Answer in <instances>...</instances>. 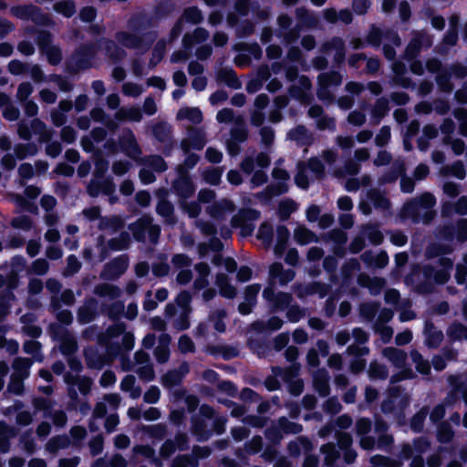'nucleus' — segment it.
<instances>
[{"instance_id": "nucleus-62", "label": "nucleus", "mask_w": 467, "mask_h": 467, "mask_svg": "<svg viewBox=\"0 0 467 467\" xmlns=\"http://www.w3.org/2000/svg\"><path fill=\"white\" fill-rule=\"evenodd\" d=\"M288 190H289V187H288V184L286 183V182H277L275 183L269 184L265 190V194L268 198H272V197L283 195V194L286 193L288 192Z\"/></svg>"}, {"instance_id": "nucleus-16", "label": "nucleus", "mask_w": 467, "mask_h": 467, "mask_svg": "<svg viewBox=\"0 0 467 467\" xmlns=\"http://www.w3.org/2000/svg\"><path fill=\"white\" fill-rule=\"evenodd\" d=\"M329 374L325 368H318L313 374V387L321 398H326L330 394Z\"/></svg>"}, {"instance_id": "nucleus-2", "label": "nucleus", "mask_w": 467, "mask_h": 467, "mask_svg": "<svg viewBox=\"0 0 467 467\" xmlns=\"http://www.w3.org/2000/svg\"><path fill=\"white\" fill-rule=\"evenodd\" d=\"M435 204L436 199L434 195L426 192L419 197L406 202L402 206L401 213L404 217L410 218L414 223H419L420 221H423L424 223H429L434 217L433 212L428 211L422 215L420 210H431Z\"/></svg>"}, {"instance_id": "nucleus-11", "label": "nucleus", "mask_w": 467, "mask_h": 467, "mask_svg": "<svg viewBox=\"0 0 467 467\" xmlns=\"http://www.w3.org/2000/svg\"><path fill=\"white\" fill-rule=\"evenodd\" d=\"M129 258L127 254H121L106 264L103 270V277L109 280L119 278L128 268Z\"/></svg>"}, {"instance_id": "nucleus-44", "label": "nucleus", "mask_w": 467, "mask_h": 467, "mask_svg": "<svg viewBox=\"0 0 467 467\" xmlns=\"http://www.w3.org/2000/svg\"><path fill=\"white\" fill-rule=\"evenodd\" d=\"M447 335L452 341L467 340V327L460 322L454 321L448 327Z\"/></svg>"}, {"instance_id": "nucleus-38", "label": "nucleus", "mask_w": 467, "mask_h": 467, "mask_svg": "<svg viewBox=\"0 0 467 467\" xmlns=\"http://www.w3.org/2000/svg\"><path fill=\"white\" fill-rule=\"evenodd\" d=\"M179 119H188L193 124H199L202 121V112L199 108H182L177 114Z\"/></svg>"}, {"instance_id": "nucleus-64", "label": "nucleus", "mask_w": 467, "mask_h": 467, "mask_svg": "<svg viewBox=\"0 0 467 467\" xmlns=\"http://www.w3.org/2000/svg\"><path fill=\"white\" fill-rule=\"evenodd\" d=\"M453 116L459 121V133L467 137V109H455Z\"/></svg>"}, {"instance_id": "nucleus-6", "label": "nucleus", "mask_w": 467, "mask_h": 467, "mask_svg": "<svg viewBox=\"0 0 467 467\" xmlns=\"http://www.w3.org/2000/svg\"><path fill=\"white\" fill-rule=\"evenodd\" d=\"M12 14L22 20L32 21L37 26H48L51 24L49 16L42 12L41 8L33 5L13 6Z\"/></svg>"}, {"instance_id": "nucleus-45", "label": "nucleus", "mask_w": 467, "mask_h": 467, "mask_svg": "<svg viewBox=\"0 0 467 467\" xmlns=\"http://www.w3.org/2000/svg\"><path fill=\"white\" fill-rule=\"evenodd\" d=\"M166 52V43L163 40L157 42L152 49L151 57L149 60L148 67L150 69H153L163 59Z\"/></svg>"}, {"instance_id": "nucleus-7", "label": "nucleus", "mask_w": 467, "mask_h": 467, "mask_svg": "<svg viewBox=\"0 0 467 467\" xmlns=\"http://www.w3.org/2000/svg\"><path fill=\"white\" fill-rule=\"evenodd\" d=\"M152 135L157 141L163 144L162 154L165 157H170L176 147V141L172 138L171 126L166 121H158L152 126Z\"/></svg>"}, {"instance_id": "nucleus-43", "label": "nucleus", "mask_w": 467, "mask_h": 467, "mask_svg": "<svg viewBox=\"0 0 467 467\" xmlns=\"http://www.w3.org/2000/svg\"><path fill=\"white\" fill-rule=\"evenodd\" d=\"M69 444L70 440L67 435H56L47 441L46 449L50 453H56L58 450L67 448Z\"/></svg>"}, {"instance_id": "nucleus-24", "label": "nucleus", "mask_w": 467, "mask_h": 467, "mask_svg": "<svg viewBox=\"0 0 467 467\" xmlns=\"http://www.w3.org/2000/svg\"><path fill=\"white\" fill-rule=\"evenodd\" d=\"M425 345L429 348H437L440 347L443 340V333L441 330H437L433 323L426 322L425 324Z\"/></svg>"}, {"instance_id": "nucleus-57", "label": "nucleus", "mask_w": 467, "mask_h": 467, "mask_svg": "<svg viewBox=\"0 0 467 467\" xmlns=\"http://www.w3.org/2000/svg\"><path fill=\"white\" fill-rule=\"evenodd\" d=\"M295 182L297 187L307 190L309 188V178L306 173V165L303 161L297 163V172L295 176Z\"/></svg>"}, {"instance_id": "nucleus-51", "label": "nucleus", "mask_w": 467, "mask_h": 467, "mask_svg": "<svg viewBox=\"0 0 467 467\" xmlns=\"http://www.w3.org/2000/svg\"><path fill=\"white\" fill-rule=\"evenodd\" d=\"M368 199L376 209L389 210L390 208V201L377 190L368 192Z\"/></svg>"}, {"instance_id": "nucleus-19", "label": "nucleus", "mask_w": 467, "mask_h": 467, "mask_svg": "<svg viewBox=\"0 0 467 467\" xmlns=\"http://www.w3.org/2000/svg\"><path fill=\"white\" fill-rule=\"evenodd\" d=\"M86 365L90 369H102L108 362V358L100 354L95 348H88L84 351Z\"/></svg>"}, {"instance_id": "nucleus-22", "label": "nucleus", "mask_w": 467, "mask_h": 467, "mask_svg": "<svg viewBox=\"0 0 467 467\" xmlns=\"http://www.w3.org/2000/svg\"><path fill=\"white\" fill-rule=\"evenodd\" d=\"M156 213L161 216L168 224L174 225L177 223V218L174 214V206L165 198H161L158 201Z\"/></svg>"}, {"instance_id": "nucleus-59", "label": "nucleus", "mask_w": 467, "mask_h": 467, "mask_svg": "<svg viewBox=\"0 0 467 467\" xmlns=\"http://www.w3.org/2000/svg\"><path fill=\"white\" fill-rule=\"evenodd\" d=\"M383 37L384 32L373 24L369 28L366 41L368 45L374 47H379L381 45Z\"/></svg>"}, {"instance_id": "nucleus-49", "label": "nucleus", "mask_w": 467, "mask_h": 467, "mask_svg": "<svg viewBox=\"0 0 467 467\" xmlns=\"http://www.w3.org/2000/svg\"><path fill=\"white\" fill-rule=\"evenodd\" d=\"M187 140L191 142L193 150H201L206 144V139L204 133L199 130L192 128L188 134Z\"/></svg>"}, {"instance_id": "nucleus-21", "label": "nucleus", "mask_w": 467, "mask_h": 467, "mask_svg": "<svg viewBox=\"0 0 467 467\" xmlns=\"http://www.w3.org/2000/svg\"><path fill=\"white\" fill-rule=\"evenodd\" d=\"M152 219L149 216L139 218L136 222L129 225V229L131 231L133 238L137 242H144L146 238V233L148 228L150 226Z\"/></svg>"}, {"instance_id": "nucleus-36", "label": "nucleus", "mask_w": 467, "mask_h": 467, "mask_svg": "<svg viewBox=\"0 0 467 467\" xmlns=\"http://www.w3.org/2000/svg\"><path fill=\"white\" fill-rule=\"evenodd\" d=\"M114 117L119 121L129 119L139 122L142 119V110L136 107H131L128 109H120L115 113Z\"/></svg>"}, {"instance_id": "nucleus-1", "label": "nucleus", "mask_w": 467, "mask_h": 467, "mask_svg": "<svg viewBox=\"0 0 467 467\" xmlns=\"http://www.w3.org/2000/svg\"><path fill=\"white\" fill-rule=\"evenodd\" d=\"M437 264L441 267L436 269L431 265H424L421 269L423 280L416 285V291L421 295L431 294L435 285H443L451 278V271L453 268V260L450 257L440 256Z\"/></svg>"}, {"instance_id": "nucleus-28", "label": "nucleus", "mask_w": 467, "mask_h": 467, "mask_svg": "<svg viewBox=\"0 0 467 467\" xmlns=\"http://www.w3.org/2000/svg\"><path fill=\"white\" fill-rule=\"evenodd\" d=\"M320 451L324 455V464L327 467H334L340 457V452L333 442L323 444Z\"/></svg>"}, {"instance_id": "nucleus-12", "label": "nucleus", "mask_w": 467, "mask_h": 467, "mask_svg": "<svg viewBox=\"0 0 467 467\" xmlns=\"http://www.w3.org/2000/svg\"><path fill=\"white\" fill-rule=\"evenodd\" d=\"M78 321L82 324H89L99 316V301L95 297L86 298L83 306L77 312Z\"/></svg>"}, {"instance_id": "nucleus-58", "label": "nucleus", "mask_w": 467, "mask_h": 467, "mask_svg": "<svg viewBox=\"0 0 467 467\" xmlns=\"http://www.w3.org/2000/svg\"><path fill=\"white\" fill-rule=\"evenodd\" d=\"M372 465L378 467H402V462L400 460L392 459L389 456L376 454L370 458Z\"/></svg>"}, {"instance_id": "nucleus-30", "label": "nucleus", "mask_w": 467, "mask_h": 467, "mask_svg": "<svg viewBox=\"0 0 467 467\" xmlns=\"http://www.w3.org/2000/svg\"><path fill=\"white\" fill-rule=\"evenodd\" d=\"M406 171L404 163L393 165L389 171L384 172L379 179V185L382 186L395 182L399 177Z\"/></svg>"}, {"instance_id": "nucleus-3", "label": "nucleus", "mask_w": 467, "mask_h": 467, "mask_svg": "<svg viewBox=\"0 0 467 467\" xmlns=\"http://www.w3.org/2000/svg\"><path fill=\"white\" fill-rule=\"evenodd\" d=\"M97 47L93 43H86L78 47L66 60L65 70L67 74L74 76L81 70L92 67V60L95 58Z\"/></svg>"}, {"instance_id": "nucleus-27", "label": "nucleus", "mask_w": 467, "mask_h": 467, "mask_svg": "<svg viewBox=\"0 0 467 467\" xmlns=\"http://www.w3.org/2000/svg\"><path fill=\"white\" fill-rule=\"evenodd\" d=\"M15 287L16 284H9L7 288L0 292V313L2 317H6L10 314L11 302L16 300V296L13 292Z\"/></svg>"}, {"instance_id": "nucleus-42", "label": "nucleus", "mask_w": 467, "mask_h": 467, "mask_svg": "<svg viewBox=\"0 0 467 467\" xmlns=\"http://www.w3.org/2000/svg\"><path fill=\"white\" fill-rule=\"evenodd\" d=\"M389 111V100L385 97H381L376 100L371 110V115L374 119L379 122L388 114Z\"/></svg>"}, {"instance_id": "nucleus-29", "label": "nucleus", "mask_w": 467, "mask_h": 467, "mask_svg": "<svg viewBox=\"0 0 467 467\" xmlns=\"http://www.w3.org/2000/svg\"><path fill=\"white\" fill-rule=\"evenodd\" d=\"M401 396V389L399 386L391 387L389 389L388 398L385 399L380 405L381 411L384 414L394 412L396 409L395 399Z\"/></svg>"}, {"instance_id": "nucleus-34", "label": "nucleus", "mask_w": 467, "mask_h": 467, "mask_svg": "<svg viewBox=\"0 0 467 467\" xmlns=\"http://www.w3.org/2000/svg\"><path fill=\"white\" fill-rule=\"evenodd\" d=\"M16 157L22 161L28 156H35L38 152V147L35 142L18 143L15 146Z\"/></svg>"}, {"instance_id": "nucleus-56", "label": "nucleus", "mask_w": 467, "mask_h": 467, "mask_svg": "<svg viewBox=\"0 0 467 467\" xmlns=\"http://www.w3.org/2000/svg\"><path fill=\"white\" fill-rule=\"evenodd\" d=\"M174 2H157L153 10L154 22L168 16L174 9Z\"/></svg>"}, {"instance_id": "nucleus-40", "label": "nucleus", "mask_w": 467, "mask_h": 467, "mask_svg": "<svg viewBox=\"0 0 467 467\" xmlns=\"http://www.w3.org/2000/svg\"><path fill=\"white\" fill-rule=\"evenodd\" d=\"M288 137L292 140L301 141L302 145L308 146L311 144V137L308 130L304 125H297L288 132Z\"/></svg>"}, {"instance_id": "nucleus-47", "label": "nucleus", "mask_w": 467, "mask_h": 467, "mask_svg": "<svg viewBox=\"0 0 467 467\" xmlns=\"http://www.w3.org/2000/svg\"><path fill=\"white\" fill-rule=\"evenodd\" d=\"M306 169H309L317 180H322L326 175V167L323 161L317 157H310L307 162H305Z\"/></svg>"}, {"instance_id": "nucleus-52", "label": "nucleus", "mask_w": 467, "mask_h": 467, "mask_svg": "<svg viewBox=\"0 0 467 467\" xmlns=\"http://www.w3.org/2000/svg\"><path fill=\"white\" fill-rule=\"evenodd\" d=\"M299 442L296 441H289L287 444V451L291 456L296 457L301 453V447L305 450L311 449V441L307 437L301 436L298 439Z\"/></svg>"}, {"instance_id": "nucleus-55", "label": "nucleus", "mask_w": 467, "mask_h": 467, "mask_svg": "<svg viewBox=\"0 0 467 467\" xmlns=\"http://www.w3.org/2000/svg\"><path fill=\"white\" fill-rule=\"evenodd\" d=\"M292 299L291 294L282 291L277 292L275 298L272 302V311L286 309L290 306Z\"/></svg>"}, {"instance_id": "nucleus-60", "label": "nucleus", "mask_w": 467, "mask_h": 467, "mask_svg": "<svg viewBox=\"0 0 467 467\" xmlns=\"http://www.w3.org/2000/svg\"><path fill=\"white\" fill-rule=\"evenodd\" d=\"M181 19H182V21L185 20L187 23H190L192 25H198L202 21L203 16H202V11L198 7L192 6V7L186 8L183 11L182 16Z\"/></svg>"}, {"instance_id": "nucleus-26", "label": "nucleus", "mask_w": 467, "mask_h": 467, "mask_svg": "<svg viewBox=\"0 0 467 467\" xmlns=\"http://www.w3.org/2000/svg\"><path fill=\"white\" fill-rule=\"evenodd\" d=\"M289 237L290 232L288 228L284 224L278 225L276 228V243L274 249L277 256H281L286 250Z\"/></svg>"}, {"instance_id": "nucleus-18", "label": "nucleus", "mask_w": 467, "mask_h": 467, "mask_svg": "<svg viewBox=\"0 0 467 467\" xmlns=\"http://www.w3.org/2000/svg\"><path fill=\"white\" fill-rule=\"evenodd\" d=\"M101 41L102 48L106 55L114 63H119L126 57V51L122 47H119L114 40L110 38H103Z\"/></svg>"}, {"instance_id": "nucleus-5", "label": "nucleus", "mask_w": 467, "mask_h": 467, "mask_svg": "<svg viewBox=\"0 0 467 467\" xmlns=\"http://www.w3.org/2000/svg\"><path fill=\"white\" fill-rule=\"evenodd\" d=\"M260 216L261 213L254 208H242L233 216L231 223L234 228H240L243 237H249L253 235L255 228L253 222L257 221Z\"/></svg>"}, {"instance_id": "nucleus-37", "label": "nucleus", "mask_w": 467, "mask_h": 467, "mask_svg": "<svg viewBox=\"0 0 467 467\" xmlns=\"http://www.w3.org/2000/svg\"><path fill=\"white\" fill-rule=\"evenodd\" d=\"M94 293L100 297L108 296L110 299H115L120 296V289L115 285L104 283L97 285Z\"/></svg>"}, {"instance_id": "nucleus-35", "label": "nucleus", "mask_w": 467, "mask_h": 467, "mask_svg": "<svg viewBox=\"0 0 467 467\" xmlns=\"http://www.w3.org/2000/svg\"><path fill=\"white\" fill-rule=\"evenodd\" d=\"M130 236L128 232H121L119 236L110 238L108 246L111 251H123L130 246Z\"/></svg>"}, {"instance_id": "nucleus-32", "label": "nucleus", "mask_w": 467, "mask_h": 467, "mask_svg": "<svg viewBox=\"0 0 467 467\" xmlns=\"http://www.w3.org/2000/svg\"><path fill=\"white\" fill-rule=\"evenodd\" d=\"M33 361L29 358L17 357L14 359L12 367L14 368V376L23 377L26 379L29 376V369Z\"/></svg>"}, {"instance_id": "nucleus-8", "label": "nucleus", "mask_w": 467, "mask_h": 467, "mask_svg": "<svg viewBox=\"0 0 467 467\" xmlns=\"http://www.w3.org/2000/svg\"><path fill=\"white\" fill-rule=\"evenodd\" d=\"M179 177L172 182L174 192L182 199L190 198L195 192V186L183 167H178Z\"/></svg>"}, {"instance_id": "nucleus-10", "label": "nucleus", "mask_w": 467, "mask_h": 467, "mask_svg": "<svg viewBox=\"0 0 467 467\" xmlns=\"http://www.w3.org/2000/svg\"><path fill=\"white\" fill-rule=\"evenodd\" d=\"M154 26V17L145 12L133 14L127 21L128 28L139 35L148 32L147 30Z\"/></svg>"}, {"instance_id": "nucleus-14", "label": "nucleus", "mask_w": 467, "mask_h": 467, "mask_svg": "<svg viewBox=\"0 0 467 467\" xmlns=\"http://www.w3.org/2000/svg\"><path fill=\"white\" fill-rule=\"evenodd\" d=\"M431 41L428 36L423 34H416L408 43L404 50V57L411 60L419 57L423 47H429Z\"/></svg>"}, {"instance_id": "nucleus-13", "label": "nucleus", "mask_w": 467, "mask_h": 467, "mask_svg": "<svg viewBox=\"0 0 467 467\" xmlns=\"http://www.w3.org/2000/svg\"><path fill=\"white\" fill-rule=\"evenodd\" d=\"M319 90L317 96L319 99H324L325 94L329 95L328 88L339 86L342 82V76L338 71L331 70L329 72L321 73L317 78Z\"/></svg>"}, {"instance_id": "nucleus-17", "label": "nucleus", "mask_w": 467, "mask_h": 467, "mask_svg": "<svg viewBox=\"0 0 467 467\" xmlns=\"http://www.w3.org/2000/svg\"><path fill=\"white\" fill-rule=\"evenodd\" d=\"M191 431L199 442L207 441L213 435V431L208 428L205 420L197 416L192 417Z\"/></svg>"}, {"instance_id": "nucleus-39", "label": "nucleus", "mask_w": 467, "mask_h": 467, "mask_svg": "<svg viewBox=\"0 0 467 467\" xmlns=\"http://www.w3.org/2000/svg\"><path fill=\"white\" fill-rule=\"evenodd\" d=\"M451 73L447 67L442 71L438 72L435 77V81L439 88L442 92L451 93L453 90V84L451 83Z\"/></svg>"}, {"instance_id": "nucleus-33", "label": "nucleus", "mask_w": 467, "mask_h": 467, "mask_svg": "<svg viewBox=\"0 0 467 467\" xmlns=\"http://www.w3.org/2000/svg\"><path fill=\"white\" fill-rule=\"evenodd\" d=\"M429 414V407H421L410 419V426L413 432L420 433L424 428V422Z\"/></svg>"}, {"instance_id": "nucleus-48", "label": "nucleus", "mask_w": 467, "mask_h": 467, "mask_svg": "<svg viewBox=\"0 0 467 467\" xmlns=\"http://www.w3.org/2000/svg\"><path fill=\"white\" fill-rule=\"evenodd\" d=\"M277 424L279 425L283 434H298L303 431V426L300 423L290 421L285 416L278 419Z\"/></svg>"}, {"instance_id": "nucleus-54", "label": "nucleus", "mask_w": 467, "mask_h": 467, "mask_svg": "<svg viewBox=\"0 0 467 467\" xmlns=\"http://www.w3.org/2000/svg\"><path fill=\"white\" fill-rule=\"evenodd\" d=\"M294 237L296 243L300 245L307 244L311 242H317L316 234L307 228H297L295 230Z\"/></svg>"}, {"instance_id": "nucleus-41", "label": "nucleus", "mask_w": 467, "mask_h": 467, "mask_svg": "<svg viewBox=\"0 0 467 467\" xmlns=\"http://www.w3.org/2000/svg\"><path fill=\"white\" fill-rule=\"evenodd\" d=\"M222 167H208L202 173L203 181L213 186H218L222 182L223 175Z\"/></svg>"}, {"instance_id": "nucleus-31", "label": "nucleus", "mask_w": 467, "mask_h": 467, "mask_svg": "<svg viewBox=\"0 0 467 467\" xmlns=\"http://www.w3.org/2000/svg\"><path fill=\"white\" fill-rule=\"evenodd\" d=\"M383 355L387 358L394 366L400 368L402 367L407 359V354L404 350L394 348L387 347L383 349Z\"/></svg>"}, {"instance_id": "nucleus-61", "label": "nucleus", "mask_w": 467, "mask_h": 467, "mask_svg": "<svg viewBox=\"0 0 467 467\" xmlns=\"http://www.w3.org/2000/svg\"><path fill=\"white\" fill-rule=\"evenodd\" d=\"M36 43L43 53L49 47H53V35L48 30H40L36 37Z\"/></svg>"}, {"instance_id": "nucleus-9", "label": "nucleus", "mask_w": 467, "mask_h": 467, "mask_svg": "<svg viewBox=\"0 0 467 467\" xmlns=\"http://www.w3.org/2000/svg\"><path fill=\"white\" fill-rule=\"evenodd\" d=\"M296 26L293 30H290L285 36L287 41L294 40L298 37L299 30L302 27L312 28L317 24V20L315 16L304 7H299L296 11Z\"/></svg>"}, {"instance_id": "nucleus-53", "label": "nucleus", "mask_w": 467, "mask_h": 467, "mask_svg": "<svg viewBox=\"0 0 467 467\" xmlns=\"http://www.w3.org/2000/svg\"><path fill=\"white\" fill-rule=\"evenodd\" d=\"M368 376L373 379H387L389 377V370L386 365L372 361L368 368Z\"/></svg>"}, {"instance_id": "nucleus-25", "label": "nucleus", "mask_w": 467, "mask_h": 467, "mask_svg": "<svg viewBox=\"0 0 467 467\" xmlns=\"http://www.w3.org/2000/svg\"><path fill=\"white\" fill-rule=\"evenodd\" d=\"M360 269V264L356 258H350L341 266L340 275L342 285H348L353 281V275L355 271Z\"/></svg>"}, {"instance_id": "nucleus-50", "label": "nucleus", "mask_w": 467, "mask_h": 467, "mask_svg": "<svg viewBox=\"0 0 467 467\" xmlns=\"http://www.w3.org/2000/svg\"><path fill=\"white\" fill-rule=\"evenodd\" d=\"M363 233L366 234L369 243L373 245H380L383 243L384 236L379 227L375 224H367Z\"/></svg>"}, {"instance_id": "nucleus-46", "label": "nucleus", "mask_w": 467, "mask_h": 467, "mask_svg": "<svg viewBox=\"0 0 467 467\" xmlns=\"http://www.w3.org/2000/svg\"><path fill=\"white\" fill-rule=\"evenodd\" d=\"M226 316L227 312L224 308L216 309L209 316V320L213 323V328L219 333H224L226 330V325L223 320Z\"/></svg>"}, {"instance_id": "nucleus-63", "label": "nucleus", "mask_w": 467, "mask_h": 467, "mask_svg": "<svg viewBox=\"0 0 467 467\" xmlns=\"http://www.w3.org/2000/svg\"><path fill=\"white\" fill-rule=\"evenodd\" d=\"M264 447L263 439L259 435H254L251 440L244 442V449L249 455L259 453Z\"/></svg>"}, {"instance_id": "nucleus-15", "label": "nucleus", "mask_w": 467, "mask_h": 467, "mask_svg": "<svg viewBox=\"0 0 467 467\" xmlns=\"http://www.w3.org/2000/svg\"><path fill=\"white\" fill-rule=\"evenodd\" d=\"M119 145L120 150L131 159H136L141 154V149L130 130H128V132L119 138Z\"/></svg>"}, {"instance_id": "nucleus-23", "label": "nucleus", "mask_w": 467, "mask_h": 467, "mask_svg": "<svg viewBox=\"0 0 467 467\" xmlns=\"http://www.w3.org/2000/svg\"><path fill=\"white\" fill-rule=\"evenodd\" d=\"M216 78L219 82L224 83L231 88L239 89L242 88V83L236 72L232 67H223L219 69L216 73Z\"/></svg>"}, {"instance_id": "nucleus-4", "label": "nucleus", "mask_w": 467, "mask_h": 467, "mask_svg": "<svg viewBox=\"0 0 467 467\" xmlns=\"http://www.w3.org/2000/svg\"><path fill=\"white\" fill-rule=\"evenodd\" d=\"M157 37L158 34L155 31H148L140 35L127 31H118L115 34V38L120 46L129 49H139L142 52L148 51Z\"/></svg>"}, {"instance_id": "nucleus-20", "label": "nucleus", "mask_w": 467, "mask_h": 467, "mask_svg": "<svg viewBox=\"0 0 467 467\" xmlns=\"http://www.w3.org/2000/svg\"><path fill=\"white\" fill-rule=\"evenodd\" d=\"M181 369H184L183 371L178 369H171L168 370L161 378L162 385L165 388H172L175 386H180L183 380L184 375L188 372V365L183 363L181 366Z\"/></svg>"}]
</instances>
